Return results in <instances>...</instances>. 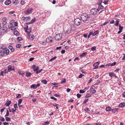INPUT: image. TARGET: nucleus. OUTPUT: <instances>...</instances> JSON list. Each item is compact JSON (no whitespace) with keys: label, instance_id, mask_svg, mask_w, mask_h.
<instances>
[{"label":"nucleus","instance_id":"e2e57ef3","mask_svg":"<svg viewBox=\"0 0 125 125\" xmlns=\"http://www.w3.org/2000/svg\"><path fill=\"white\" fill-rule=\"evenodd\" d=\"M51 14V13L50 12H47L46 13V16H47V17L48 16H47V14H48V15H50Z\"/></svg>","mask_w":125,"mask_h":125},{"label":"nucleus","instance_id":"39448f33","mask_svg":"<svg viewBox=\"0 0 125 125\" xmlns=\"http://www.w3.org/2000/svg\"><path fill=\"white\" fill-rule=\"evenodd\" d=\"M91 13V14L94 16L97 13V9L96 8H93L91 9L90 10Z\"/></svg>","mask_w":125,"mask_h":125},{"label":"nucleus","instance_id":"7ed1b4c3","mask_svg":"<svg viewBox=\"0 0 125 125\" xmlns=\"http://www.w3.org/2000/svg\"><path fill=\"white\" fill-rule=\"evenodd\" d=\"M74 23L75 25L78 26L81 24V21L80 18H77L74 20Z\"/></svg>","mask_w":125,"mask_h":125},{"label":"nucleus","instance_id":"7c9ffc66","mask_svg":"<svg viewBox=\"0 0 125 125\" xmlns=\"http://www.w3.org/2000/svg\"><path fill=\"white\" fill-rule=\"evenodd\" d=\"M22 101V99H20L18 100V105H19L21 103Z\"/></svg>","mask_w":125,"mask_h":125},{"label":"nucleus","instance_id":"aec40b11","mask_svg":"<svg viewBox=\"0 0 125 125\" xmlns=\"http://www.w3.org/2000/svg\"><path fill=\"white\" fill-rule=\"evenodd\" d=\"M87 54V53L86 52H84L82 53L80 55V57L82 58L84 57L86 54Z\"/></svg>","mask_w":125,"mask_h":125},{"label":"nucleus","instance_id":"09e8293b","mask_svg":"<svg viewBox=\"0 0 125 125\" xmlns=\"http://www.w3.org/2000/svg\"><path fill=\"white\" fill-rule=\"evenodd\" d=\"M116 111H117V109H113L112 110V112L113 113H115Z\"/></svg>","mask_w":125,"mask_h":125},{"label":"nucleus","instance_id":"a878e982","mask_svg":"<svg viewBox=\"0 0 125 125\" xmlns=\"http://www.w3.org/2000/svg\"><path fill=\"white\" fill-rule=\"evenodd\" d=\"M71 28H68L66 31V32L68 34H70L71 32Z\"/></svg>","mask_w":125,"mask_h":125},{"label":"nucleus","instance_id":"f704fd0d","mask_svg":"<svg viewBox=\"0 0 125 125\" xmlns=\"http://www.w3.org/2000/svg\"><path fill=\"white\" fill-rule=\"evenodd\" d=\"M4 73H8V72H10L9 71V70H8V69H4Z\"/></svg>","mask_w":125,"mask_h":125},{"label":"nucleus","instance_id":"1a4fd4ad","mask_svg":"<svg viewBox=\"0 0 125 125\" xmlns=\"http://www.w3.org/2000/svg\"><path fill=\"white\" fill-rule=\"evenodd\" d=\"M100 63V62H97L95 63L93 65V66H94V68H93V69H97L98 68V67L97 66Z\"/></svg>","mask_w":125,"mask_h":125},{"label":"nucleus","instance_id":"680f3d73","mask_svg":"<svg viewBox=\"0 0 125 125\" xmlns=\"http://www.w3.org/2000/svg\"><path fill=\"white\" fill-rule=\"evenodd\" d=\"M88 100V99H86L85 100H84L83 102V104H85Z\"/></svg>","mask_w":125,"mask_h":125},{"label":"nucleus","instance_id":"4d7b16f0","mask_svg":"<svg viewBox=\"0 0 125 125\" xmlns=\"http://www.w3.org/2000/svg\"><path fill=\"white\" fill-rule=\"evenodd\" d=\"M16 109H14V108H12L11 109V112L13 113H14V112L16 111Z\"/></svg>","mask_w":125,"mask_h":125},{"label":"nucleus","instance_id":"ea45409f","mask_svg":"<svg viewBox=\"0 0 125 125\" xmlns=\"http://www.w3.org/2000/svg\"><path fill=\"white\" fill-rule=\"evenodd\" d=\"M42 69L39 70H37L36 71V73L37 74H38L39 73H40L42 71Z\"/></svg>","mask_w":125,"mask_h":125},{"label":"nucleus","instance_id":"49530a36","mask_svg":"<svg viewBox=\"0 0 125 125\" xmlns=\"http://www.w3.org/2000/svg\"><path fill=\"white\" fill-rule=\"evenodd\" d=\"M85 92V91L84 90H80V94H83Z\"/></svg>","mask_w":125,"mask_h":125},{"label":"nucleus","instance_id":"b1692460","mask_svg":"<svg viewBox=\"0 0 125 125\" xmlns=\"http://www.w3.org/2000/svg\"><path fill=\"white\" fill-rule=\"evenodd\" d=\"M14 34L16 36H18L19 34V32L16 31H14Z\"/></svg>","mask_w":125,"mask_h":125},{"label":"nucleus","instance_id":"58836bf2","mask_svg":"<svg viewBox=\"0 0 125 125\" xmlns=\"http://www.w3.org/2000/svg\"><path fill=\"white\" fill-rule=\"evenodd\" d=\"M6 120L8 121H10L11 120L9 118V117H6L5 118Z\"/></svg>","mask_w":125,"mask_h":125},{"label":"nucleus","instance_id":"0eeeda50","mask_svg":"<svg viewBox=\"0 0 125 125\" xmlns=\"http://www.w3.org/2000/svg\"><path fill=\"white\" fill-rule=\"evenodd\" d=\"M21 19L24 21H27L30 20V17L29 16L26 17H23Z\"/></svg>","mask_w":125,"mask_h":125},{"label":"nucleus","instance_id":"f257e3e1","mask_svg":"<svg viewBox=\"0 0 125 125\" xmlns=\"http://www.w3.org/2000/svg\"><path fill=\"white\" fill-rule=\"evenodd\" d=\"M9 52V50L7 48H4L2 47L1 50H0V55L1 56H2L5 55H7Z\"/></svg>","mask_w":125,"mask_h":125},{"label":"nucleus","instance_id":"bf43d9fd","mask_svg":"<svg viewBox=\"0 0 125 125\" xmlns=\"http://www.w3.org/2000/svg\"><path fill=\"white\" fill-rule=\"evenodd\" d=\"M84 75V74H81L78 76V77L79 78H81Z\"/></svg>","mask_w":125,"mask_h":125},{"label":"nucleus","instance_id":"e433bc0d","mask_svg":"<svg viewBox=\"0 0 125 125\" xmlns=\"http://www.w3.org/2000/svg\"><path fill=\"white\" fill-rule=\"evenodd\" d=\"M114 73L113 72H111L109 73V76L111 77H112L114 75Z\"/></svg>","mask_w":125,"mask_h":125},{"label":"nucleus","instance_id":"5701e85b","mask_svg":"<svg viewBox=\"0 0 125 125\" xmlns=\"http://www.w3.org/2000/svg\"><path fill=\"white\" fill-rule=\"evenodd\" d=\"M11 103V101H8L6 103L5 105H6V106H9L10 104Z\"/></svg>","mask_w":125,"mask_h":125},{"label":"nucleus","instance_id":"c85d7f7f","mask_svg":"<svg viewBox=\"0 0 125 125\" xmlns=\"http://www.w3.org/2000/svg\"><path fill=\"white\" fill-rule=\"evenodd\" d=\"M84 110L85 111L87 112H89L90 111V110L87 107H85Z\"/></svg>","mask_w":125,"mask_h":125},{"label":"nucleus","instance_id":"c9c22d12","mask_svg":"<svg viewBox=\"0 0 125 125\" xmlns=\"http://www.w3.org/2000/svg\"><path fill=\"white\" fill-rule=\"evenodd\" d=\"M91 95L89 93L87 94L86 95L85 97L87 98L88 97H91Z\"/></svg>","mask_w":125,"mask_h":125},{"label":"nucleus","instance_id":"423d86ee","mask_svg":"<svg viewBox=\"0 0 125 125\" xmlns=\"http://www.w3.org/2000/svg\"><path fill=\"white\" fill-rule=\"evenodd\" d=\"M40 86V84L39 83H38L37 84H33L31 85V88H33L34 89H36L37 87H39Z\"/></svg>","mask_w":125,"mask_h":125},{"label":"nucleus","instance_id":"8fccbe9b","mask_svg":"<svg viewBox=\"0 0 125 125\" xmlns=\"http://www.w3.org/2000/svg\"><path fill=\"white\" fill-rule=\"evenodd\" d=\"M14 107L15 109H16V108H18L17 104H14Z\"/></svg>","mask_w":125,"mask_h":125},{"label":"nucleus","instance_id":"2eb2a0df","mask_svg":"<svg viewBox=\"0 0 125 125\" xmlns=\"http://www.w3.org/2000/svg\"><path fill=\"white\" fill-rule=\"evenodd\" d=\"M28 38L31 40H33L34 38V36L33 35H30L28 37Z\"/></svg>","mask_w":125,"mask_h":125},{"label":"nucleus","instance_id":"a19ab883","mask_svg":"<svg viewBox=\"0 0 125 125\" xmlns=\"http://www.w3.org/2000/svg\"><path fill=\"white\" fill-rule=\"evenodd\" d=\"M108 2V0H104V3L105 4H107Z\"/></svg>","mask_w":125,"mask_h":125},{"label":"nucleus","instance_id":"69168bd1","mask_svg":"<svg viewBox=\"0 0 125 125\" xmlns=\"http://www.w3.org/2000/svg\"><path fill=\"white\" fill-rule=\"evenodd\" d=\"M116 64L115 62H114L113 63H111V66H113L115 65Z\"/></svg>","mask_w":125,"mask_h":125},{"label":"nucleus","instance_id":"6e6552de","mask_svg":"<svg viewBox=\"0 0 125 125\" xmlns=\"http://www.w3.org/2000/svg\"><path fill=\"white\" fill-rule=\"evenodd\" d=\"M33 10V9L32 8H31L29 9H28L26 11L25 13L26 14H29L30 13H31Z\"/></svg>","mask_w":125,"mask_h":125},{"label":"nucleus","instance_id":"2f4dec72","mask_svg":"<svg viewBox=\"0 0 125 125\" xmlns=\"http://www.w3.org/2000/svg\"><path fill=\"white\" fill-rule=\"evenodd\" d=\"M119 22V20H116V23L115 24V26L118 27V25Z\"/></svg>","mask_w":125,"mask_h":125},{"label":"nucleus","instance_id":"4be33fe9","mask_svg":"<svg viewBox=\"0 0 125 125\" xmlns=\"http://www.w3.org/2000/svg\"><path fill=\"white\" fill-rule=\"evenodd\" d=\"M66 82V80L65 78H62L61 82V83H64Z\"/></svg>","mask_w":125,"mask_h":125},{"label":"nucleus","instance_id":"c756f323","mask_svg":"<svg viewBox=\"0 0 125 125\" xmlns=\"http://www.w3.org/2000/svg\"><path fill=\"white\" fill-rule=\"evenodd\" d=\"M31 74V73L30 72H27L26 73V76L27 77H28Z\"/></svg>","mask_w":125,"mask_h":125},{"label":"nucleus","instance_id":"f8f14e48","mask_svg":"<svg viewBox=\"0 0 125 125\" xmlns=\"http://www.w3.org/2000/svg\"><path fill=\"white\" fill-rule=\"evenodd\" d=\"M90 92L92 94L95 93L96 92V90L95 89H93L92 87H91L89 90Z\"/></svg>","mask_w":125,"mask_h":125},{"label":"nucleus","instance_id":"79ce46f5","mask_svg":"<svg viewBox=\"0 0 125 125\" xmlns=\"http://www.w3.org/2000/svg\"><path fill=\"white\" fill-rule=\"evenodd\" d=\"M21 45L20 44H18L16 45V47L18 48H19L21 46Z\"/></svg>","mask_w":125,"mask_h":125},{"label":"nucleus","instance_id":"412c9836","mask_svg":"<svg viewBox=\"0 0 125 125\" xmlns=\"http://www.w3.org/2000/svg\"><path fill=\"white\" fill-rule=\"evenodd\" d=\"M125 106V104L124 103H121L119 105V107H123Z\"/></svg>","mask_w":125,"mask_h":125},{"label":"nucleus","instance_id":"9b49d317","mask_svg":"<svg viewBox=\"0 0 125 125\" xmlns=\"http://www.w3.org/2000/svg\"><path fill=\"white\" fill-rule=\"evenodd\" d=\"M8 69L9 71H10L11 70H14V67L13 66H11L10 65H9L8 66Z\"/></svg>","mask_w":125,"mask_h":125},{"label":"nucleus","instance_id":"6ab92c4d","mask_svg":"<svg viewBox=\"0 0 125 125\" xmlns=\"http://www.w3.org/2000/svg\"><path fill=\"white\" fill-rule=\"evenodd\" d=\"M19 1L18 0H15L13 1V4L15 5H16L18 4Z\"/></svg>","mask_w":125,"mask_h":125},{"label":"nucleus","instance_id":"a211bd4d","mask_svg":"<svg viewBox=\"0 0 125 125\" xmlns=\"http://www.w3.org/2000/svg\"><path fill=\"white\" fill-rule=\"evenodd\" d=\"M9 48L10 49V50L12 52H13L14 51V49L13 48V47L11 45L9 46Z\"/></svg>","mask_w":125,"mask_h":125},{"label":"nucleus","instance_id":"13d9d810","mask_svg":"<svg viewBox=\"0 0 125 125\" xmlns=\"http://www.w3.org/2000/svg\"><path fill=\"white\" fill-rule=\"evenodd\" d=\"M36 68V65H33L31 67V68L33 69L34 71V69H35Z\"/></svg>","mask_w":125,"mask_h":125},{"label":"nucleus","instance_id":"338daca9","mask_svg":"<svg viewBox=\"0 0 125 125\" xmlns=\"http://www.w3.org/2000/svg\"><path fill=\"white\" fill-rule=\"evenodd\" d=\"M17 39L19 41H21L22 40V38L21 37H19L17 38Z\"/></svg>","mask_w":125,"mask_h":125},{"label":"nucleus","instance_id":"9d476101","mask_svg":"<svg viewBox=\"0 0 125 125\" xmlns=\"http://www.w3.org/2000/svg\"><path fill=\"white\" fill-rule=\"evenodd\" d=\"M53 38L51 37H48L46 40V42H47L48 43L50 42H52V41Z\"/></svg>","mask_w":125,"mask_h":125},{"label":"nucleus","instance_id":"4468645a","mask_svg":"<svg viewBox=\"0 0 125 125\" xmlns=\"http://www.w3.org/2000/svg\"><path fill=\"white\" fill-rule=\"evenodd\" d=\"M8 28L6 26H3L2 29V30L3 32H5L7 31Z\"/></svg>","mask_w":125,"mask_h":125},{"label":"nucleus","instance_id":"cd10ccee","mask_svg":"<svg viewBox=\"0 0 125 125\" xmlns=\"http://www.w3.org/2000/svg\"><path fill=\"white\" fill-rule=\"evenodd\" d=\"M47 81L46 80H42L41 81V82L45 84H46L47 83Z\"/></svg>","mask_w":125,"mask_h":125},{"label":"nucleus","instance_id":"bb28decb","mask_svg":"<svg viewBox=\"0 0 125 125\" xmlns=\"http://www.w3.org/2000/svg\"><path fill=\"white\" fill-rule=\"evenodd\" d=\"M101 2L100 3H99V4H98V5H99V7H100V9H103L104 7L101 4Z\"/></svg>","mask_w":125,"mask_h":125},{"label":"nucleus","instance_id":"f3484780","mask_svg":"<svg viewBox=\"0 0 125 125\" xmlns=\"http://www.w3.org/2000/svg\"><path fill=\"white\" fill-rule=\"evenodd\" d=\"M99 31L98 30L97 31H95L94 33H93V36H95L97 34H98L99 32Z\"/></svg>","mask_w":125,"mask_h":125},{"label":"nucleus","instance_id":"dca6fc26","mask_svg":"<svg viewBox=\"0 0 125 125\" xmlns=\"http://www.w3.org/2000/svg\"><path fill=\"white\" fill-rule=\"evenodd\" d=\"M11 1L10 0H7L5 1L4 4L6 5H8L11 3Z\"/></svg>","mask_w":125,"mask_h":125},{"label":"nucleus","instance_id":"4c0bfd02","mask_svg":"<svg viewBox=\"0 0 125 125\" xmlns=\"http://www.w3.org/2000/svg\"><path fill=\"white\" fill-rule=\"evenodd\" d=\"M16 29V28L14 26H13L11 28V30L12 31H15V30Z\"/></svg>","mask_w":125,"mask_h":125},{"label":"nucleus","instance_id":"ddd939ff","mask_svg":"<svg viewBox=\"0 0 125 125\" xmlns=\"http://www.w3.org/2000/svg\"><path fill=\"white\" fill-rule=\"evenodd\" d=\"M14 24V21H11L10 22V24L9 25L8 27L9 29H10L13 26Z\"/></svg>","mask_w":125,"mask_h":125},{"label":"nucleus","instance_id":"0e129e2a","mask_svg":"<svg viewBox=\"0 0 125 125\" xmlns=\"http://www.w3.org/2000/svg\"><path fill=\"white\" fill-rule=\"evenodd\" d=\"M77 96L78 98H80L81 96V95L78 93L77 94Z\"/></svg>","mask_w":125,"mask_h":125},{"label":"nucleus","instance_id":"393cba45","mask_svg":"<svg viewBox=\"0 0 125 125\" xmlns=\"http://www.w3.org/2000/svg\"><path fill=\"white\" fill-rule=\"evenodd\" d=\"M106 110L107 111H109L111 110V108L110 107H107L106 108Z\"/></svg>","mask_w":125,"mask_h":125},{"label":"nucleus","instance_id":"6e6d98bb","mask_svg":"<svg viewBox=\"0 0 125 125\" xmlns=\"http://www.w3.org/2000/svg\"><path fill=\"white\" fill-rule=\"evenodd\" d=\"M92 51H95L96 50V47H92L91 49Z\"/></svg>","mask_w":125,"mask_h":125},{"label":"nucleus","instance_id":"052dcab7","mask_svg":"<svg viewBox=\"0 0 125 125\" xmlns=\"http://www.w3.org/2000/svg\"><path fill=\"white\" fill-rule=\"evenodd\" d=\"M18 73L19 74L21 75H23L24 74L23 73L21 72L20 71H18Z\"/></svg>","mask_w":125,"mask_h":125},{"label":"nucleus","instance_id":"f03ea898","mask_svg":"<svg viewBox=\"0 0 125 125\" xmlns=\"http://www.w3.org/2000/svg\"><path fill=\"white\" fill-rule=\"evenodd\" d=\"M81 18L82 20L84 22L86 21L88 18H89V17L87 14L84 13L81 15Z\"/></svg>","mask_w":125,"mask_h":125},{"label":"nucleus","instance_id":"3c124183","mask_svg":"<svg viewBox=\"0 0 125 125\" xmlns=\"http://www.w3.org/2000/svg\"><path fill=\"white\" fill-rule=\"evenodd\" d=\"M0 120L2 122H3L5 121V119L2 117L0 119Z\"/></svg>","mask_w":125,"mask_h":125},{"label":"nucleus","instance_id":"de8ad7c7","mask_svg":"<svg viewBox=\"0 0 125 125\" xmlns=\"http://www.w3.org/2000/svg\"><path fill=\"white\" fill-rule=\"evenodd\" d=\"M92 34L93 35V32H90V33H89L88 37V38H90V37L91 36V35Z\"/></svg>","mask_w":125,"mask_h":125},{"label":"nucleus","instance_id":"a18cd8bd","mask_svg":"<svg viewBox=\"0 0 125 125\" xmlns=\"http://www.w3.org/2000/svg\"><path fill=\"white\" fill-rule=\"evenodd\" d=\"M21 97V94H18V95L16 96V98H20Z\"/></svg>","mask_w":125,"mask_h":125},{"label":"nucleus","instance_id":"c03bdc74","mask_svg":"<svg viewBox=\"0 0 125 125\" xmlns=\"http://www.w3.org/2000/svg\"><path fill=\"white\" fill-rule=\"evenodd\" d=\"M108 23V22L107 21H106L103 24H102L101 25V26H103L105 25H106L107 23Z\"/></svg>","mask_w":125,"mask_h":125},{"label":"nucleus","instance_id":"603ef678","mask_svg":"<svg viewBox=\"0 0 125 125\" xmlns=\"http://www.w3.org/2000/svg\"><path fill=\"white\" fill-rule=\"evenodd\" d=\"M39 67L38 66H37L36 67L35 69H34V71H36L38 70L39 69Z\"/></svg>","mask_w":125,"mask_h":125},{"label":"nucleus","instance_id":"20e7f679","mask_svg":"<svg viewBox=\"0 0 125 125\" xmlns=\"http://www.w3.org/2000/svg\"><path fill=\"white\" fill-rule=\"evenodd\" d=\"M62 34L61 33H58L56 35L55 38L57 40L59 41L62 38Z\"/></svg>","mask_w":125,"mask_h":125},{"label":"nucleus","instance_id":"72a5a7b5","mask_svg":"<svg viewBox=\"0 0 125 125\" xmlns=\"http://www.w3.org/2000/svg\"><path fill=\"white\" fill-rule=\"evenodd\" d=\"M119 30L122 31L123 30V27L122 26H121L120 24L119 25Z\"/></svg>","mask_w":125,"mask_h":125},{"label":"nucleus","instance_id":"5fc2aeb1","mask_svg":"<svg viewBox=\"0 0 125 125\" xmlns=\"http://www.w3.org/2000/svg\"><path fill=\"white\" fill-rule=\"evenodd\" d=\"M7 20V18L5 17H3L2 19L3 21L6 22Z\"/></svg>","mask_w":125,"mask_h":125},{"label":"nucleus","instance_id":"774afa93","mask_svg":"<svg viewBox=\"0 0 125 125\" xmlns=\"http://www.w3.org/2000/svg\"><path fill=\"white\" fill-rule=\"evenodd\" d=\"M3 124L4 125H8L9 123L8 122H4L3 123Z\"/></svg>","mask_w":125,"mask_h":125},{"label":"nucleus","instance_id":"37998d69","mask_svg":"<svg viewBox=\"0 0 125 125\" xmlns=\"http://www.w3.org/2000/svg\"><path fill=\"white\" fill-rule=\"evenodd\" d=\"M25 3V1L24 0H21V4L22 5H23Z\"/></svg>","mask_w":125,"mask_h":125},{"label":"nucleus","instance_id":"473e14b6","mask_svg":"<svg viewBox=\"0 0 125 125\" xmlns=\"http://www.w3.org/2000/svg\"><path fill=\"white\" fill-rule=\"evenodd\" d=\"M35 18H33L29 22V24H31L33 22L35 21Z\"/></svg>","mask_w":125,"mask_h":125},{"label":"nucleus","instance_id":"864d4df0","mask_svg":"<svg viewBox=\"0 0 125 125\" xmlns=\"http://www.w3.org/2000/svg\"><path fill=\"white\" fill-rule=\"evenodd\" d=\"M52 105L54 106H55V107H56V108L57 109H58L59 108L58 107V106H57V105H59L58 104H53Z\"/></svg>","mask_w":125,"mask_h":125}]
</instances>
